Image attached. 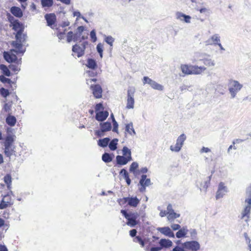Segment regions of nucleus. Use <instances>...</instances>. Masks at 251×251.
I'll use <instances>...</instances> for the list:
<instances>
[{
	"instance_id": "6ab92c4d",
	"label": "nucleus",
	"mask_w": 251,
	"mask_h": 251,
	"mask_svg": "<svg viewBox=\"0 0 251 251\" xmlns=\"http://www.w3.org/2000/svg\"><path fill=\"white\" fill-rule=\"evenodd\" d=\"M72 50L75 54L78 57L82 56L84 53V50L76 44L73 46Z\"/></svg>"
},
{
	"instance_id": "4c0bfd02",
	"label": "nucleus",
	"mask_w": 251,
	"mask_h": 251,
	"mask_svg": "<svg viewBox=\"0 0 251 251\" xmlns=\"http://www.w3.org/2000/svg\"><path fill=\"white\" fill-rule=\"evenodd\" d=\"M0 81L3 83H8L10 85L14 84V85H16V83L12 81L10 79L5 77L3 75H1L0 76Z\"/></svg>"
},
{
	"instance_id": "7ed1b4c3",
	"label": "nucleus",
	"mask_w": 251,
	"mask_h": 251,
	"mask_svg": "<svg viewBox=\"0 0 251 251\" xmlns=\"http://www.w3.org/2000/svg\"><path fill=\"white\" fill-rule=\"evenodd\" d=\"M10 27H12L13 30L16 32L15 38L18 41H25L26 35L23 33L25 26L24 25L19 21L15 22L14 24L9 25Z\"/></svg>"
},
{
	"instance_id": "69168bd1",
	"label": "nucleus",
	"mask_w": 251,
	"mask_h": 251,
	"mask_svg": "<svg viewBox=\"0 0 251 251\" xmlns=\"http://www.w3.org/2000/svg\"><path fill=\"white\" fill-rule=\"evenodd\" d=\"M143 239L139 236H136L135 237H134L133 239V241L135 243H139L140 242L142 241Z\"/></svg>"
},
{
	"instance_id": "9b49d317",
	"label": "nucleus",
	"mask_w": 251,
	"mask_h": 251,
	"mask_svg": "<svg viewBox=\"0 0 251 251\" xmlns=\"http://www.w3.org/2000/svg\"><path fill=\"white\" fill-rule=\"evenodd\" d=\"M146 175H143L139 181V184L141 187L139 188L140 192H143L146 190V187L149 186L151 184V180L150 178H147Z\"/></svg>"
},
{
	"instance_id": "f704fd0d",
	"label": "nucleus",
	"mask_w": 251,
	"mask_h": 251,
	"mask_svg": "<svg viewBox=\"0 0 251 251\" xmlns=\"http://www.w3.org/2000/svg\"><path fill=\"white\" fill-rule=\"evenodd\" d=\"M211 40L213 43L214 45H218L219 47L223 49V47L221 43H220V37L217 35H214L211 37Z\"/></svg>"
},
{
	"instance_id": "c756f323",
	"label": "nucleus",
	"mask_w": 251,
	"mask_h": 251,
	"mask_svg": "<svg viewBox=\"0 0 251 251\" xmlns=\"http://www.w3.org/2000/svg\"><path fill=\"white\" fill-rule=\"evenodd\" d=\"M188 230L185 227L180 229L176 233V236L178 238L184 237L187 234Z\"/></svg>"
},
{
	"instance_id": "0e129e2a",
	"label": "nucleus",
	"mask_w": 251,
	"mask_h": 251,
	"mask_svg": "<svg viewBox=\"0 0 251 251\" xmlns=\"http://www.w3.org/2000/svg\"><path fill=\"white\" fill-rule=\"evenodd\" d=\"M137 233V230L135 229H133L129 231V235L132 237H135Z\"/></svg>"
},
{
	"instance_id": "0eeeda50",
	"label": "nucleus",
	"mask_w": 251,
	"mask_h": 251,
	"mask_svg": "<svg viewBox=\"0 0 251 251\" xmlns=\"http://www.w3.org/2000/svg\"><path fill=\"white\" fill-rule=\"evenodd\" d=\"M159 244L161 245V247H152L150 249H149V248L148 247L146 248L145 250L147 251H159L163 247L169 248L171 247L173 244L171 240L166 239H161L160 240Z\"/></svg>"
},
{
	"instance_id": "603ef678",
	"label": "nucleus",
	"mask_w": 251,
	"mask_h": 251,
	"mask_svg": "<svg viewBox=\"0 0 251 251\" xmlns=\"http://www.w3.org/2000/svg\"><path fill=\"white\" fill-rule=\"evenodd\" d=\"M120 174H122L123 175L126 181V180H127L128 178H129L128 173H127L126 170H125V169H123L121 170V171L120 172Z\"/></svg>"
},
{
	"instance_id": "052dcab7",
	"label": "nucleus",
	"mask_w": 251,
	"mask_h": 251,
	"mask_svg": "<svg viewBox=\"0 0 251 251\" xmlns=\"http://www.w3.org/2000/svg\"><path fill=\"white\" fill-rule=\"evenodd\" d=\"M114 41V39L111 36H108L105 39L106 42L110 46L112 45Z\"/></svg>"
},
{
	"instance_id": "5fc2aeb1",
	"label": "nucleus",
	"mask_w": 251,
	"mask_h": 251,
	"mask_svg": "<svg viewBox=\"0 0 251 251\" xmlns=\"http://www.w3.org/2000/svg\"><path fill=\"white\" fill-rule=\"evenodd\" d=\"M74 39V34L72 31H69L67 33V41L68 42H71Z\"/></svg>"
},
{
	"instance_id": "6e6d98bb",
	"label": "nucleus",
	"mask_w": 251,
	"mask_h": 251,
	"mask_svg": "<svg viewBox=\"0 0 251 251\" xmlns=\"http://www.w3.org/2000/svg\"><path fill=\"white\" fill-rule=\"evenodd\" d=\"M97 50L98 52L100 53V55L101 57L102 56V51H103V46L100 43L97 46Z\"/></svg>"
},
{
	"instance_id": "72a5a7b5",
	"label": "nucleus",
	"mask_w": 251,
	"mask_h": 251,
	"mask_svg": "<svg viewBox=\"0 0 251 251\" xmlns=\"http://www.w3.org/2000/svg\"><path fill=\"white\" fill-rule=\"evenodd\" d=\"M118 139H114L109 144V148L111 151H115L117 148Z\"/></svg>"
},
{
	"instance_id": "423d86ee",
	"label": "nucleus",
	"mask_w": 251,
	"mask_h": 251,
	"mask_svg": "<svg viewBox=\"0 0 251 251\" xmlns=\"http://www.w3.org/2000/svg\"><path fill=\"white\" fill-rule=\"evenodd\" d=\"M229 91L232 98L235 97L237 92L239 91L242 85L240 84L238 81L233 80H230L229 81Z\"/></svg>"
},
{
	"instance_id": "dca6fc26",
	"label": "nucleus",
	"mask_w": 251,
	"mask_h": 251,
	"mask_svg": "<svg viewBox=\"0 0 251 251\" xmlns=\"http://www.w3.org/2000/svg\"><path fill=\"white\" fill-rule=\"evenodd\" d=\"M131 160H132V157H126L121 155H117L116 156L117 163L120 165H126Z\"/></svg>"
},
{
	"instance_id": "4d7b16f0",
	"label": "nucleus",
	"mask_w": 251,
	"mask_h": 251,
	"mask_svg": "<svg viewBox=\"0 0 251 251\" xmlns=\"http://www.w3.org/2000/svg\"><path fill=\"white\" fill-rule=\"evenodd\" d=\"M104 107L101 103H97L95 106V111L96 112H99L100 110L103 111Z\"/></svg>"
},
{
	"instance_id": "f257e3e1",
	"label": "nucleus",
	"mask_w": 251,
	"mask_h": 251,
	"mask_svg": "<svg viewBox=\"0 0 251 251\" xmlns=\"http://www.w3.org/2000/svg\"><path fill=\"white\" fill-rule=\"evenodd\" d=\"M15 139L16 136L14 134L8 135L4 138L2 145L5 156L10 158L11 156L16 155V147L14 145Z\"/></svg>"
},
{
	"instance_id": "a19ab883",
	"label": "nucleus",
	"mask_w": 251,
	"mask_h": 251,
	"mask_svg": "<svg viewBox=\"0 0 251 251\" xmlns=\"http://www.w3.org/2000/svg\"><path fill=\"white\" fill-rule=\"evenodd\" d=\"M202 61L203 64L206 66L207 67H210L214 66L215 65V63L213 61H212L210 59H203L201 60Z\"/></svg>"
},
{
	"instance_id": "cd10ccee",
	"label": "nucleus",
	"mask_w": 251,
	"mask_h": 251,
	"mask_svg": "<svg viewBox=\"0 0 251 251\" xmlns=\"http://www.w3.org/2000/svg\"><path fill=\"white\" fill-rule=\"evenodd\" d=\"M0 70L1 73L3 74V75H5L6 76H9L11 75V73L9 70V67H7L5 65L0 64Z\"/></svg>"
},
{
	"instance_id": "e433bc0d",
	"label": "nucleus",
	"mask_w": 251,
	"mask_h": 251,
	"mask_svg": "<svg viewBox=\"0 0 251 251\" xmlns=\"http://www.w3.org/2000/svg\"><path fill=\"white\" fill-rule=\"evenodd\" d=\"M150 85L153 89L161 91L163 90V87L161 85L157 83V82H156L155 81H154L153 80L151 81Z\"/></svg>"
},
{
	"instance_id": "7c9ffc66",
	"label": "nucleus",
	"mask_w": 251,
	"mask_h": 251,
	"mask_svg": "<svg viewBox=\"0 0 251 251\" xmlns=\"http://www.w3.org/2000/svg\"><path fill=\"white\" fill-rule=\"evenodd\" d=\"M167 219L169 221L172 222L175 219L178 218L180 216L179 214H177L174 211H172L170 212H168Z\"/></svg>"
},
{
	"instance_id": "e2e57ef3",
	"label": "nucleus",
	"mask_w": 251,
	"mask_h": 251,
	"mask_svg": "<svg viewBox=\"0 0 251 251\" xmlns=\"http://www.w3.org/2000/svg\"><path fill=\"white\" fill-rule=\"evenodd\" d=\"M11 104L8 103L4 105L3 109L5 112H9L11 110Z\"/></svg>"
},
{
	"instance_id": "58836bf2",
	"label": "nucleus",
	"mask_w": 251,
	"mask_h": 251,
	"mask_svg": "<svg viewBox=\"0 0 251 251\" xmlns=\"http://www.w3.org/2000/svg\"><path fill=\"white\" fill-rule=\"evenodd\" d=\"M102 160L105 163H109L112 161V157L108 153H104L102 156Z\"/></svg>"
},
{
	"instance_id": "9d476101",
	"label": "nucleus",
	"mask_w": 251,
	"mask_h": 251,
	"mask_svg": "<svg viewBox=\"0 0 251 251\" xmlns=\"http://www.w3.org/2000/svg\"><path fill=\"white\" fill-rule=\"evenodd\" d=\"M135 91L134 89H128L127 90V103L126 108L127 109H132L134 108V94Z\"/></svg>"
},
{
	"instance_id": "f8f14e48",
	"label": "nucleus",
	"mask_w": 251,
	"mask_h": 251,
	"mask_svg": "<svg viewBox=\"0 0 251 251\" xmlns=\"http://www.w3.org/2000/svg\"><path fill=\"white\" fill-rule=\"evenodd\" d=\"M183 247L187 250L197 251L200 248L199 243L195 241H187L183 244Z\"/></svg>"
},
{
	"instance_id": "c9c22d12",
	"label": "nucleus",
	"mask_w": 251,
	"mask_h": 251,
	"mask_svg": "<svg viewBox=\"0 0 251 251\" xmlns=\"http://www.w3.org/2000/svg\"><path fill=\"white\" fill-rule=\"evenodd\" d=\"M138 168V164L136 162H133L131 163L130 168L129 171L132 172L135 175L137 174V169Z\"/></svg>"
},
{
	"instance_id": "393cba45",
	"label": "nucleus",
	"mask_w": 251,
	"mask_h": 251,
	"mask_svg": "<svg viewBox=\"0 0 251 251\" xmlns=\"http://www.w3.org/2000/svg\"><path fill=\"white\" fill-rule=\"evenodd\" d=\"M86 66L88 68L92 70H96L98 67L96 61L92 58H88L87 59Z\"/></svg>"
},
{
	"instance_id": "20e7f679",
	"label": "nucleus",
	"mask_w": 251,
	"mask_h": 251,
	"mask_svg": "<svg viewBox=\"0 0 251 251\" xmlns=\"http://www.w3.org/2000/svg\"><path fill=\"white\" fill-rule=\"evenodd\" d=\"M117 201L121 206L128 205L132 207H136L140 203V200L136 197H128L119 199Z\"/></svg>"
},
{
	"instance_id": "c03bdc74",
	"label": "nucleus",
	"mask_w": 251,
	"mask_h": 251,
	"mask_svg": "<svg viewBox=\"0 0 251 251\" xmlns=\"http://www.w3.org/2000/svg\"><path fill=\"white\" fill-rule=\"evenodd\" d=\"M25 41H18L17 40L15 42H13L12 43L13 46L17 49H18L19 51L23 47L22 44Z\"/></svg>"
},
{
	"instance_id": "ddd939ff",
	"label": "nucleus",
	"mask_w": 251,
	"mask_h": 251,
	"mask_svg": "<svg viewBox=\"0 0 251 251\" xmlns=\"http://www.w3.org/2000/svg\"><path fill=\"white\" fill-rule=\"evenodd\" d=\"M45 18L47 21V25L53 29L56 21L55 15L54 13L47 14L45 15Z\"/></svg>"
},
{
	"instance_id": "473e14b6",
	"label": "nucleus",
	"mask_w": 251,
	"mask_h": 251,
	"mask_svg": "<svg viewBox=\"0 0 251 251\" xmlns=\"http://www.w3.org/2000/svg\"><path fill=\"white\" fill-rule=\"evenodd\" d=\"M126 131L130 135L135 134V132L133 128V124L132 123L127 124L126 126Z\"/></svg>"
},
{
	"instance_id": "1a4fd4ad",
	"label": "nucleus",
	"mask_w": 251,
	"mask_h": 251,
	"mask_svg": "<svg viewBox=\"0 0 251 251\" xmlns=\"http://www.w3.org/2000/svg\"><path fill=\"white\" fill-rule=\"evenodd\" d=\"M245 202L247 203L248 204L243 211L241 218L243 219L245 217H247V219H246L245 221L247 222L250 219V214L251 210V197L246 199Z\"/></svg>"
},
{
	"instance_id": "39448f33",
	"label": "nucleus",
	"mask_w": 251,
	"mask_h": 251,
	"mask_svg": "<svg viewBox=\"0 0 251 251\" xmlns=\"http://www.w3.org/2000/svg\"><path fill=\"white\" fill-rule=\"evenodd\" d=\"M121 213L127 220L126 224L130 226H134L138 224L137 219L138 217L137 214L130 213L128 214L125 210H121Z\"/></svg>"
},
{
	"instance_id": "a18cd8bd",
	"label": "nucleus",
	"mask_w": 251,
	"mask_h": 251,
	"mask_svg": "<svg viewBox=\"0 0 251 251\" xmlns=\"http://www.w3.org/2000/svg\"><path fill=\"white\" fill-rule=\"evenodd\" d=\"M182 147L179 145L178 143L176 142V144L175 146H171L170 150L172 151L178 152L181 149Z\"/></svg>"
},
{
	"instance_id": "de8ad7c7",
	"label": "nucleus",
	"mask_w": 251,
	"mask_h": 251,
	"mask_svg": "<svg viewBox=\"0 0 251 251\" xmlns=\"http://www.w3.org/2000/svg\"><path fill=\"white\" fill-rule=\"evenodd\" d=\"M3 227V228H5V230H7L9 227V224L5 223L4 220L0 218V227Z\"/></svg>"
},
{
	"instance_id": "a211bd4d",
	"label": "nucleus",
	"mask_w": 251,
	"mask_h": 251,
	"mask_svg": "<svg viewBox=\"0 0 251 251\" xmlns=\"http://www.w3.org/2000/svg\"><path fill=\"white\" fill-rule=\"evenodd\" d=\"M206 68L203 66L192 65V75H200L206 70Z\"/></svg>"
},
{
	"instance_id": "bb28decb",
	"label": "nucleus",
	"mask_w": 251,
	"mask_h": 251,
	"mask_svg": "<svg viewBox=\"0 0 251 251\" xmlns=\"http://www.w3.org/2000/svg\"><path fill=\"white\" fill-rule=\"evenodd\" d=\"M177 18L181 21H184L187 23L190 22L191 17L188 15H186L182 13L178 12L176 14Z\"/></svg>"
},
{
	"instance_id": "5701e85b",
	"label": "nucleus",
	"mask_w": 251,
	"mask_h": 251,
	"mask_svg": "<svg viewBox=\"0 0 251 251\" xmlns=\"http://www.w3.org/2000/svg\"><path fill=\"white\" fill-rule=\"evenodd\" d=\"M65 26L66 25L61 26L62 29L60 28L59 27L57 28L56 35L60 40L64 39L65 37L66 31H67L66 29L65 28Z\"/></svg>"
},
{
	"instance_id": "6e6552de",
	"label": "nucleus",
	"mask_w": 251,
	"mask_h": 251,
	"mask_svg": "<svg viewBox=\"0 0 251 251\" xmlns=\"http://www.w3.org/2000/svg\"><path fill=\"white\" fill-rule=\"evenodd\" d=\"M13 204V201L11 196L9 194L4 195L0 202V209H6L7 207L12 206Z\"/></svg>"
},
{
	"instance_id": "4be33fe9",
	"label": "nucleus",
	"mask_w": 251,
	"mask_h": 251,
	"mask_svg": "<svg viewBox=\"0 0 251 251\" xmlns=\"http://www.w3.org/2000/svg\"><path fill=\"white\" fill-rule=\"evenodd\" d=\"M159 230L165 235L168 236L170 237H174V233L171 231L169 227H161L159 229Z\"/></svg>"
},
{
	"instance_id": "bf43d9fd",
	"label": "nucleus",
	"mask_w": 251,
	"mask_h": 251,
	"mask_svg": "<svg viewBox=\"0 0 251 251\" xmlns=\"http://www.w3.org/2000/svg\"><path fill=\"white\" fill-rule=\"evenodd\" d=\"M2 216L5 219H8L10 217V212L9 210H4L2 214Z\"/></svg>"
},
{
	"instance_id": "338daca9",
	"label": "nucleus",
	"mask_w": 251,
	"mask_h": 251,
	"mask_svg": "<svg viewBox=\"0 0 251 251\" xmlns=\"http://www.w3.org/2000/svg\"><path fill=\"white\" fill-rule=\"evenodd\" d=\"M171 227L174 230H176L180 228V226L178 224H173L171 226Z\"/></svg>"
},
{
	"instance_id": "680f3d73",
	"label": "nucleus",
	"mask_w": 251,
	"mask_h": 251,
	"mask_svg": "<svg viewBox=\"0 0 251 251\" xmlns=\"http://www.w3.org/2000/svg\"><path fill=\"white\" fill-rule=\"evenodd\" d=\"M152 80V79H151L148 76H144L143 79V83L144 84L148 83L150 85Z\"/></svg>"
},
{
	"instance_id": "f3484780",
	"label": "nucleus",
	"mask_w": 251,
	"mask_h": 251,
	"mask_svg": "<svg viewBox=\"0 0 251 251\" xmlns=\"http://www.w3.org/2000/svg\"><path fill=\"white\" fill-rule=\"evenodd\" d=\"M226 188L224 186V183L222 182H220L218 186V189L216 193V199L221 198L224 195V192L226 191Z\"/></svg>"
},
{
	"instance_id": "2f4dec72",
	"label": "nucleus",
	"mask_w": 251,
	"mask_h": 251,
	"mask_svg": "<svg viewBox=\"0 0 251 251\" xmlns=\"http://www.w3.org/2000/svg\"><path fill=\"white\" fill-rule=\"evenodd\" d=\"M3 180L4 182L7 185V188L8 189H10L12 183V178L11 175L10 174L6 175L3 178Z\"/></svg>"
},
{
	"instance_id": "864d4df0",
	"label": "nucleus",
	"mask_w": 251,
	"mask_h": 251,
	"mask_svg": "<svg viewBox=\"0 0 251 251\" xmlns=\"http://www.w3.org/2000/svg\"><path fill=\"white\" fill-rule=\"evenodd\" d=\"M113 131L118 133V124L117 122L116 121L114 118H113Z\"/></svg>"
},
{
	"instance_id": "aec40b11",
	"label": "nucleus",
	"mask_w": 251,
	"mask_h": 251,
	"mask_svg": "<svg viewBox=\"0 0 251 251\" xmlns=\"http://www.w3.org/2000/svg\"><path fill=\"white\" fill-rule=\"evenodd\" d=\"M180 70L185 75H192V65L188 64H181Z\"/></svg>"
},
{
	"instance_id": "774afa93",
	"label": "nucleus",
	"mask_w": 251,
	"mask_h": 251,
	"mask_svg": "<svg viewBox=\"0 0 251 251\" xmlns=\"http://www.w3.org/2000/svg\"><path fill=\"white\" fill-rule=\"evenodd\" d=\"M209 151H210V150L209 148H206V147H202V148L201 149V151H200V152H201V153H203V152H209Z\"/></svg>"
},
{
	"instance_id": "4468645a",
	"label": "nucleus",
	"mask_w": 251,
	"mask_h": 251,
	"mask_svg": "<svg viewBox=\"0 0 251 251\" xmlns=\"http://www.w3.org/2000/svg\"><path fill=\"white\" fill-rule=\"evenodd\" d=\"M4 59L8 63L15 62L17 60V57L16 54L8 51H4L3 53Z\"/></svg>"
},
{
	"instance_id": "09e8293b",
	"label": "nucleus",
	"mask_w": 251,
	"mask_h": 251,
	"mask_svg": "<svg viewBox=\"0 0 251 251\" xmlns=\"http://www.w3.org/2000/svg\"><path fill=\"white\" fill-rule=\"evenodd\" d=\"M86 72L87 75L90 77H93L98 75V73L95 70L92 69V70L87 71Z\"/></svg>"
},
{
	"instance_id": "49530a36",
	"label": "nucleus",
	"mask_w": 251,
	"mask_h": 251,
	"mask_svg": "<svg viewBox=\"0 0 251 251\" xmlns=\"http://www.w3.org/2000/svg\"><path fill=\"white\" fill-rule=\"evenodd\" d=\"M0 94L3 97L6 98L9 96L10 93L8 90L2 87L0 89Z\"/></svg>"
},
{
	"instance_id": "a878e982",
	"label": "nucleus",
	"mask_w": 251,
	"mask_h": 251,
	"mask_svg": "<svg viewBox=\"0 0 251 251\" xmlns=\"http://www.w3.org/2000/svg\"><path fill=\"white\" fill-rule=\"evenodd\" d=\"M100 125L102 131L104 132L109 131L111 129V124L109 122L101 123Z\"/></svg>"
},
{
	"instance_id": "f03ea898",
	"label": "nucleus",
	"mask_w": 251,
	"mask_h": 251,
	"mask_svg": "<svg viewBox=\"0 0 251 251\" xmlns=\"http://www.w3.org/2000/svg\"><path fill=\"white\" fill-rule=\"evenodd\" d=\"M97 78L86 79V84L90 85V89L91 90L93 96L95 99H100L102 96L103 90L101 86L99 84H92V82H96Z\"/></svg>"
},
{
	"instance_id": "37998d69",
	"label": "nucleus",
	"mask_w": 251,
	"mask_h": 251,
	"mask_svg": "<svg viewBox=\"0 0 251 251\" xmlns=\"http://www.w3.org/2000/svg\"><path fill=\"white\" fill-rule=\"evenodd\" d=\"M122 151L123 156L126 157H131V151L127 147H124Z\"/></svg>"
},
{
	"instance_id": "79ce46f5",
	"label": "nucleus",
	"mask_w": 251,
	"mask_h": 251,
	"mask_svg": "<svg viewBox=\"0 0 251 251\" xmlns=\"http://www.w3.org/2000/svg\"><path fill=\"white\" fill-rule=\"evenodd\" d=\"M186 139V137L184 134H181L177 139L176 143H178L180 146L182 147L183 143Z\"/></svg>"
},
{
	"instance_id": "412c9836",
	"label": "nucleus",
	"mask_w": 251,
	"mask_h": 251,
	"mask_svg": "<svg viewBox=\"0 0 251 251\" xmlns=\"http://www.w3.org/2000/svg\"><path fill=\"white\" fill-rule=\"evenodd\" d=\"M11 13L16 17L21 18L23 16V12L20 8L17 6H13L10 9Z\"/></svg>"
},
{
	"instance_id": "8fccbe9b",
	"label": "nucleus",
	"mask_w": 251,
	"mask_h": 251,
	"mask_svg": "<svg viewBox=\"0 0 251 251\" xmlns=\"http://www.w3.org/2000/svg\"><path fill=\"white\" fill-rule=\"evenodd\" d=\"M8 21L10 23V25H13L16 22H18V20L15 19L14 18L11 16L9 13L7 15Z\"/></svg>"
},
{
	"instance_id": "2eb2a0df",
	"label": "nucleus",
	"mask_w": 251,
	"mask_h": 251,
	"mask_svg": "<svg viewBox=\"0 0 251 251\" xmlns=\"http://www.w3.org/2000/svg\"><path fill=\"white\" fill-rule=\"evenodd\" d=\"M109 113L107 111H101L96 113V119L100 122H103L108 117Z\"/></svg>"
},
{
	"instance_id": "3c124183",
	"label": "nucleus",
	"mask_w": 251,
	"mask_h": 251,
	"mask_svg": "<svg viewBox=\"0 0 251 251\" xmlns=\"http://www.w3.org/2000/svg\"><path fill=\"white\" fill-rule=\"evenodd\" d=\"M9 68L14 72H18L20 70L18 66L15 64H10L9 65Z\"/></svg>"
},
{
	"instance_id": "ea45409f",
	"label": "nucleus",
	"mask_w": 251,
	"mask_h": 251,
	"mask_svg": "<svg viewBox=\"0 0 251 251\" xmlns=\"http://www.w3.org/2000/svg\"><path fill=\"white\" fill-rule=\"evenodd\" d=\"M41 4L43 7H51L53 4V0H41Z\"/></svg>"
},
{
	"instance_id": "c85d7f7f",
	"label": "nucleus",
	"mask_w": 251,
	"mask_h": 251,
	"mask_svg": "<svg viewBox=\"0 0 251 251\" xmlns=\"http://www.w3.org/2000/svg\"><path fill=\"white\" fill-rule=\"evenodd\" d=\"M110 141V139L108 137L103 139H99L98 141V145L100 147L104 148L107 147Z\"/></svg>"
},
{
	"instance_id": "13d9d810",
	"label": "nucleus",
	"mask_w": 251,
	"mask_h": 251,
	"mask_svg": "<svg viewBox=\"0 0 251 251\" xmlns=\"http://www.w3.org/2000/svg\"><path fill=\"white\" fill-rule=\"evenodd\" d=\"M90 37L92 42H95L97 40L96 33L95 30H92L90 32Z\"/></svg>"
},
{
	"instance_id": "b1692460",
	"label": "nucleus",
	"mask_w": 251,
	"mask_h": 251,
	"mask_svg": "<svg viewBox=\"0 0 251 251\" xmlns=\"http://www.w3.org/2000/svg\"><path fill=\"white\" fill-rule=\"evenodd\" d=\"M5 121L6 124L10 126H14L17 122V119L16 117L10 114L7 116Z\"/></svg>"
}]
</instances>
